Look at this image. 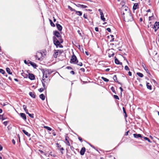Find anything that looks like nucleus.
Here are the masks:
<instances>
[{"label": "nucleus", "instance_id": "obj_1", "mask_svg": "<svg viewBox=\"0 0 159 159\" xmlns=\"http://www.w3.org/2000/svg\"><path fill=\"white\" fill-rule=\"evenodd\" d=\"M52 71L51 70L47 69L44 70L43 72V80H47L46 79L49 77V75L52 73Z\"/></svg>", "mask_w": 159, "mask_h": 159}, {"label": "nucleus", "instance_id": "obj_2", "mask_svg": "<svg viewBox=\"0 0 159 159\" xmlns=\"http://www.w3.org/2000/svg\"><path fill=\"white\" fill-rule=\"evenodd\" d=\"M125 14V13H123L122 14V16L123 17L125 20L129 21H131L133 20L132 16L131 13L129 11L126 13L125 16H124Z\"/></svg>", "mask_w": 159, "mask_h": 159}, {"label": "nucleus", "instance_id": "obj_3", "mask_svg": "<svg viewBox=\"0 0 159 159\" xmlns=\"http://www.w3.org/2000/svg\"><path fill=\"white\" fill-rule=\"evenodd\" d=\"M45 54L43 52H38L36 55L35 56L36 59H37L39 61H41L43 59Z\"/></svg>", "mask_w": 159, "mask_h": 159}, {"label": "nucleus", "instance_id": "obj_4", "mask_svg": "<svg viewBox=\"0 0 159 159\" xmlns=\"http://www.w3.org/2000/svg\"><path fill=\"white\" fill-rule=\"evenodd\" d=\"M54 34L58 38V39L60 40L61 43L63 42V41L61 39V37L60 33L57 31H55L54 32Z\"/></svg>", "mask_w": 159, "mask_h": 159}, {"label": "nucleus", "instance_id": "obj_5", "mask_svg": "<svg viewBox=\"0 0 159 159\" xmlns=\"http://www.w3.org/2000/svg\"><path fill=\"white\" fill-rule=\"evenodd\" d=\"M53 40L54 43L57 47H58L60 45L61 43H62L61 42V41L59 39H57L56 37H53Z\"/></svg>", "mask_w": 159, "mask_h": 159}, {"label": "nucleus", "instance_id": "obj_6", "mask_svg": "<svg viewBox=\"0 0 159 159\" xmlns=\"http://www.w3.org/2000/svg\"><path fill=\"white\" fill-rule=\"evenodd\" d=\"M77 61L76 57L75 55H73L71 58L70 62L71 63L75 64Z\"/></svg>", "mask_w": 159, "mask_h": 159}, {"label": "nucleus", "instance_id": "obj_7", "mask_svg": "<svg viewBox=\"0 0 159 159\" xmlns=\"http://www.w3.org/2000/svg\"><path fill=\"white\" fill-rule=\"evenodd\" d=\"M57 147L58 148V150L61 151L62 154H63V151L64 150V149L63 148L61 147V146L58 143L56 144Z\"/></svg>", "mask_w": 159, "mask_h": 159}, {"label": "nucleus", "instance_id": "obj_8", "mask_svg": "<svg viewBox=\"0 0 159 159\" xmlns=\"http://www.w3.org/2000/svg\"><path fill=\"white\" fill-rule=\"evenodd\" d=\"M60 52V51L59 50H55L54 52V54H53V57L56 58L57 57L58 55V53L59 52Z\"/></svg>", "mask_w": 159, "mask_h": 159}, {"label": "nucleus", "instance_id": "obj_9", "mask_svg": "<svg viewBox=\"0 0 159 159\" xmlns=\"http://www.w3.org/2000/svg\"><path fill=\"white\" fill-rule=\"evenodd\" d=\"M28 61V63L30 64L34 68H36L37 66L35 63L32 62L30 61Z\"/></svg>", "mask_w": 159, "mask_h": 159}, {"label": "nucleus", "instance_id": "obj_10", "mask_svg": "<svg viewBox=\"0 0 159 159\" xmlns=\"http://www.w3.org/2000/svg\"><path fill=\"white\" fill-rule=\"evenodd\" d=\"M139 8V5L138 3H135L134 4L133 7V10H135Z\"/></svg>", "mask_w": 159, "mask_h": 159}, {"label": "nucleus", "instance_id": "obj_11", "mask_svg": "<svg viewBox=\"0 0 159 159\" xmlns=\"http://www.w3.org/2000/svg\"><path fill=\"white\" fill-rule=\"evenodd\" d=\"M56 25L58 30L59 31H61L62 30V27L59 24L57 23L56 24Z\"/></svg>", "mask_w": 159, "mask_h": 159}, {"label": "nucleus", "instance_id": "obj_12", "mask_svg": "<svg viewBox=\"0 0 159 159\" xmlns=\"http://www.w3.org/2000/svg\"><path fill=\"white\" fill-rule=\"evenodd\" d=\"M20 116L24 120H25L26 119V117L25 114L24 113H20Z\"/></svg>", "mask_w": 159, "mask_h": 159}, {"label": "nucleus", "instance_id": "obj_13", "mask_svg": "<svg viewBox=\"0 0 159 159\" xmlns=\"http://www.w3.org/2000/svg\"><path fill=\"white\" fill-rule=\"evenodd\" d=\"M29 78L31 80H33L34 79L35 77L34 75L32 74H29Z\"/></svg>", "mask_w": 159, "mask_h": 159}, {"label": "nucleus", "instance_id": "obj_14", "mask_svg": "<svg viewBox=\"0 0 159 159\" xmlns=\"http://www.w3.org/2000/svg\"><path fill=\"white\" fill-rule=\"evenodd\" d=\"M76 6L79 7H81L83 8H85L87 7V6L83 5H81L80 4H77L76 5Z\"/></svg>", "mask_w": 159, "mask_h": 159}, {"label": "nucleus", "instance_id": "obj_15", "mask_svg": "<svg viewBox=\"0 0 159 159\" xmlns=\"http://www.w3.org/2000/svg\"><path fill=\"white\" fill-rule=\"evenodd\" d=\"M133 136L135 138H142V136L140 134H134Z\"/></svg>", "mask_w": 159, "mask_h": 159}, {"label": "nucleus", "instance_id": "obj_16", "mask_svg": "<svg viewBox=\"0 0 159 159\" xmlns=\"http://www.w3.org/2000/svg\"><path fill=\"white\" fill-rule=\"evenodd\" d=\"M100 15L101 16L100 18L103 21H105V18L104 17V15L103 14V13H101V14H100Z\"/></svg>", "mask_w": 159, "mask_h": 159}, {"label": "nucleus", "instance_id": "obj_17", "mask_svg": "<svg viewBox=\"0 0 159 159\" xmlns=\"http://www.w3.org/2000/svg\"><path fill=\"white\" fill-rule=\"evenodd\" d=\"M85 150V149L84 148H82L80 152V153L81 155H83L84 154Z\"/></svg>", "mask_w": 159, "mask_h": 159}, {"label": "nucleus", "instance_id": "obj_18", "mask_svg": "<svg viewBox=\"0 0 159 159\" xmlns=\"http://www.w3.org/2000/svg\"><path fill=\"white\" fill-rule=\"evenodd\" d=\"M23 132L28 137H30V134L28 133L25 130L23 129L22 130Z\"/></svg>", "mask_w": 159, "mask_h": 159}, {"label": "nucleus", "instance_id": "obj_19", "mask_svg": "<svg viewBox=\"0 0 159 159\" xmlns=\"http://www.w3.org/2000/svg\"><path fill=\"white\" fill-rule=\"evenodd\" d=\"M115 63L117 64H119L120 65H122V63L121 62H120L119 61L117 58H116L115 59Z\"/></svg>", "mask_w": 159, "mask_h": 159}, {"label": "nucleus", "instance_id": "obj_20", "mask_svg": "<svg viewBox=\"0 0 159 159\" xmlns=\"http://www.w3.org/2000/svg\"><path fill=\"white\" fill-rule=\"evenodd\" d=\"M29 95L31 96L32 98H35V95L34 93V92H30L29 93Z\"/></svg>", "mask_w": 159, "mask_h": 159}, {"label": "nucleus", "instance_id": "obj_21", "mask_svg": "<svg viewBox=\"0 0 159 159\" xmlns=\"http://www.w3.org/2000/svg\"><path fill=\"white\" fill-rule=\"evenodd\" d=\"M146 86L148 89L150 90L152 89V86L149 83H147Z\"/></svg>", "mask_w": 159, "mask_h": 159}, {"label": "nucleus", "instance_id": "obj_22", "mask_svg": "<svg viewBox=\"0 0 159 159\" xmlns=\"http://www.w3.org/2000/svg\"><path fill=\"white\" fill-rule=\"evenodd\" d=\"M39 97L43 100H44V99H45V96L43 94H40L39 95Z\"/></svg>", "mask_w": 159, "mask_h": 159}, {"label": "nucleus", "instance_id": "obj_23", "mask_svg": "<svg viewBox=\"0 0 159 159\" xmlns=\"http://www.w3.org/2000/svg\"><path fill=\"white\" fill-rule=\"evenodd\" d=\"M75 12L76 14L79 16H81L82 15V13L80 11H76Z\"/></svg>", "mask_w": 159, "mask_h": 159}, {"label": "nucleus", "instance_id": "obj_24", "mask_svg": "<svg viewBox=\"0 0 159 159\" xmlns=\"http://www.w3.org/2000/svg\"><path fill=\"white\" fill-rule=\"evenodd\" d=\"M151 26H152L151 28H153L154 29L155 32H156L158 29V27H157L153 25H151Z\"/></svg>", "mask_w": 159, "mask_h": 159}, {"label": "nucleus", "instance_id": "obj_25", "mask_svg": "<svg viewBox=\"0 0 159 159\" xmlns=\"http://www.w3.org/2000/svg\"><path fill=\"white\" fill-rule=\"evenodd\" d=\"M75 64H77L78 65L80 66H82L83 65L82 63L81 62H79L78 61H77Z\"/></svg>", "mask_w": 159, "mask_h": 159}, {"label": "nucleus", "instance_id": "obj_26", "mask_svg": "<svg viewBox=\"0 0 159 159\" xmlns=\"http://www.w3.org/2000/svg\"><path fill=\"white\" fill-rule=\"evenodd\" d=\"M6 71L9 74H11L12 72H11V70L9 68H6Z\"/></svg>", "mask_w": 159, "mask_h": 159}, {"label": "nucleus", "instance_id": "obj_27", "mask_svg": "<svg viewBox=\"0 0 159 159\" xmlns=\"http://www.w3.org/2000/svg\"><path fill=\"white\" fill-rule=\"evenodd\" d=\"M142 66L143 67V68H144V70L146 71L147 73H148L149 72V71L146 68L145 65H143Z\"/></svg>", "mask_w": 159, "mask_h": 159}, {"label": "nucleus", "instance_id": "obj_28", "mask_svg": "<svg viewBox=\"0 0 159 159\" xmlns=\"http://www.w3.org/2000/svg\"><path fill=\"white\" fill-rule=\"evenodd\" d=\"M137 75H138L140 77H143V74L139 73V72H137Z\"/></svg>", "mask_w": 159, "mask_h": 159}, {"label": "nucleus", "instance_id": "obj_29", "mask_svg": "<svg viewBox=\"0 0 159 159\" xmlns=\"http://www.w3.org/2000/svg\"><path fill=\"white\" fill-rule=\"evenodd\" d=\"M154 25L157 27H158V28H159V22H156L155 23Z\"/></svg>", "mask_w": 159, "mask_h": 159}, {"label": "nucleus", "instance_id": "obj_30", "mask_svg": "<svg viewBox=\"0 0 159 159\" xmlns=\"http://www.w3.org/2000/svg\"><path fill=\"white\" fill-rule=\"evenodd\" d=\"M102 79L105 82H108L109 81V80L103 77H102Z\"/></svg>", "mask_w": 159, "mask_h": 159}, {"label": "nucleus", "instance_id": "obj_31", "mask_svg": "<svg viewBox=\"0 0 159 159\" xmlns=\"http://www.w3.org/2000/svg\"><path fill=\"white\" fill-rule=\"evenodd\" d=\"M0 72L1 73H2L3 75L6 74L4 70H3V69H0Z\"/></svg>", "mask_w": 159, "mask_h": 159}, {"label": "nucleus", "instance_id": "obj_32", "mask_svg": "<svg viewBox=\"0 0 159 159\" xmlns=\"http://www.w3.org/2000/svg\"><path fill=\"white\" fill-rule=\"evenodd\" d=\"M44 128H45V129H48V130L51 131L52 130V129L49 127L45 126L44 127Z\"/></svg>", "mask_w": 159, "mask_h": 159}, {"label": "nucleus", "instance_id": "obj_33", "mask_svg": "<svg viewBox=\"0 0 159 159\" xmlns=\"http://www.w3.org/2000/svg\"><path fill=\"white\" fill-rule=\"evenodd\" d=\"M123 111L124 113L125 114V117H127V114H126V111L125 110V108L124 107H123Z\"/></svg>", "mask_w": 159, "mask_h": 159}, {"label": "nucleus", "instance_id": "obj_34", "mask_svg": "<svg viewBox=\"0 0 159 159\" xmlns=\"http://www.w3.org/2000/svg\"><path fill=\"white\" fill-rule=\"evenodd\" d=\"M143 138L145 140H147L149 142L151 143V141L148 138L146 137H143Z\"/></svg>", "mask_w": 159, "mask_h": 159}, {"label": "nucleus", "instance_id": "obj_35", "mask_svg": "<svg viewBox=\"0 0 159 159\" xmlns=\"http://www.w3.org/2000/svg\"><path fill=\"white\" fill-rule=\"evenodd\" d=\"M110 36L111 37V39L110 40V42H112L113 41L114 39V36L112 35H110Z\"/></svg>", "mask_w": 159, "mask_h": 159}, {"label": "nucleus", "instance_id": "obj_36", "mask_svg": "<svg viewBox=\"0 0 159 159\" xmlns=\"http://www.w3.org/2000/svg\"><path fill=\"white\" fill-rule=\"evenodd\" d=\"M68 7L70 9V10L72 11L75 12V11H76V10H75V9L72 8L71 7L69 6H68Z\"/></svg>", "mask_w": 159, "mask_h": 159}, {"label": "nucleus", "instance_id": "obj_37", "mask_svg": "<svg viewBox=\"0 0 159 159\" xmlns=\"http://www.w3.org/2000/svg\"><path fill=\"white\" fill-rule=\"evenodd\" d=\"M125 69L126 70H129V68L127 66H125Z\"/></svg>", "mask_w": 159, "mask_h": 159}, {"label": "nucleus", "instance_id": "obj_38", "mask_svg": "<svg viewBox=\"0 0 159 159\" xmlns=\"http://www.w3.org/2000/svg\"><path fill=\"white\" fill-rule=\"evenodd\" d=\"M0 119H2V120H4L5 118L3 117V115H0Z\"/></svg>", "mask_w": 159, "mask_h": 159}, {"label": "nucleus", "instance_id": "obj_39", "mask_svg": "<svg viewBox=\"0 0 159 159\" xmlns=\"http://www.w3.org/2000/svg\"><path fill=\"white\" fill-rule=\"evenodd\" d=\"M42 81V84H43V86L44 88V89H45L47 87L45 86V83L43 82Z\"/></svg>", "mask_w": 159, "mask_h": 159}, {"label": "nucleus", "instance_id": "obj_40", "mask_svg": "<svg viewBox=\"0 0 159 159\" xmlns=\"http://www.w3.org/2000/svg\"><path fill=\"white\" fill-rule=\"evenodd\" d=\"M114 97L116 99H119V98L118 96L116 95H114Z\"/></svg>", "mask_w": 159, "mask_h": 159}, {"label": "nucleus", "instance_id": "obj_41", "mask_svg": "<svg viewBox=\"0 0 159 159\" xmlns=\"http://www.w3.org/2000/svg\"><path fill=\"white\" fill-rule=\"evenodd\" d=\"M28 115L31 118H33L34 117V114H31L29 113L28 114Z\"/></svg>", "mask_w": 159, "mask_h": 159}, {"label": "nucleus", "instance_id": "obj_42", "mask_svg": "<svg viewBox=\"0 0 159 159\" xmlns=\"http://www.w3.org/2000/svg\"><path fill=\"white\" fill-rule=\"evenodd\" d=\"M44 88H40L39 89V92H43L44 90Z\"/></svg>", "mask_w": 159, "mask_h": 159}, {"label": "nucleus", "instance_id": "obj_43", "mask_svg": "<svg viewBox=\"0 0 159 159\" xmlns=\"http://www.w3.org/2000/svg\"><path fill=\"white\" fill-rule=\"evenodd\" d=\"M50 25L51 26L53 27H54L55 26V24L53 23L52 22H51V23H50Z\"/></svg>", "mask_w": 159, "mask_h": 159}, {"label": "nucleus", "instance_id": "obj_44", "mask_svg": "<svg viewBox=\"0 0 159 159\" xmlns=\"http://www.w3.org/2000/svg\"><path fill=\"white\" fill-rule=\"evenodd\" d=\"M114 53H112V54H111V55H110V54H109V55H108V56H109V57H113V56H114Z\"/></svg>", "mask_w": 159, "mask_h": 159}, {"label": "nucleus", "instance_id": "obj_45", "mask_svg": "<svg viewBox=\"0 0 159 159\" xmlns=\"http://www.w3.org/2000/svg\"><path fill=\"white\" fill-rule=\"evenodd\" d=\"M23 108L24 110H26V105H23Z\"/></svg>", "mask_w": 159, "mask_h": 159}, {"label": "nucleus", "instance_id": "obj_46", "mask_svg": "<svg viewBox=\"0 0 159 159\" xmlns=\"http://www.w3.org/2000/svg\"><path fill=\"white\" fill-rule=\"evenodd\" d=\"M7 123L8 122L7 121H5L3 122V124L5 126H6L7 125Z\"/></svg>", "mask_w": 159, "mask_h": 159}, {"label": "nucleus", "instance_id": "obj_47", "mask_svg": "<svg viewBox=\"0 0 159 159\" xmlns=\"http://www.w3.org/2000/svg\"><path fill=\"white\" fill-rule=\"evenodd\" d=\"M66 144L68 146H70V142H69V141H67V142L66 143Z\"/></svg>", "mask_w": 159, "mask_h": 159}, {"label": "nucleus", "instance_id": "obj_48", "mask_svg": "<svg viewBox=\"0 0 159 159\" xmlns=\"http://www.w3.org/2000/svg\"><path fill=\"white\" fill-rule=\"evenodd\" d=\"M107 30L109 32H110L111 31V30L110 28H107Z\"/></svg>", "mask_w": 159, "mask_h": 159}, {"label": "nucleus", "instance_id": "obj_49", "mask_svg": "<svg viewBox=\"0 0 159 159\" xmlns=\"http://www.w3.org/2000/svg\"><path fill=\"white\" fill-rule=\"evenodd\" d=\"M95 30L96 31L98 32V28L96 27L95 28Z\"/></svg>", "mask_w": 159, "mask_h": 159}, {"label": "nucleus", "instance_id": "obj_50", "mask_svg": "<svg viewBox=\"0 0 159 159\" xmlns=\"http://www.w3.org/2000/svg\"><path fill=\"white\" fill-rule=\"evenodd\" d=\"M69 139V137L67 136H66V137H65V140L67 142V141H68V139Z\"/></svg>", "mask_w": 159, "mask_h": 159}, {"label": "nucleus", "instance_id": "obj_51", "mask_svg": "<svg viewBox=\"0 0 159 159\" xmlns=\"http://www.w3.org/2000/svg\"><path fill=\"white\" fill-rule=\"evenodd\" d=\"M80 70L81 71H83V72H84V71H85V69H84V68H81V69H80Z\"/></svg>", "mask_w": 159, "mask_h": 159}, {"label": "nucleus", "instance_id": "obj_52", "mask_svg": "<svg viewBox=\"0 0 159 159\" xmlns=\"http://www.w3.org/2000/svg\"><path fill=\"white\" fill-rule=\"evenodd\" d=\"M129 132V131H128L127 132H126L125 134V135L127 136V135H128Z\"/></svg>", "mask_w": 159, "mask_h": 159}, {"label": "nucleus", "instance_id": "obj_53", "mask_svg": "<svg viewBox=\"0 0 159 159\" xmlns=\"http://www.w3.org/2000/svg\"><path fill=\"white\" fill-rule=\"evenodd\" d=\"M24 63L26 64H29L28 63V61L27 62L26 61V60H25L24 61Z\"/></svg>", "mask_w": 159, "mask_h": 159}, {"label": "nucleus", "instance_id": "obj_54", "mask_svg": "<svg viewBox=\"0 0 159 159\" xmlns=\"http://www.w3.org/2000/svg\"><path fill=\"white\" fill-rule=\"evenodd\" d=\"M25 111L26 113L27 114H29V113L28 112V110L27 109H26L25 110Z\"/></svg>", "mask_w": 159, "mask_h": 159}, {"label": "nucleus", "instance_id": "obj_55", "mask_svg": "<svg viewBox=\"0 0 159 159\" xmlns=\"http://www.w3.org/2000/svg\"><path fill=\"white\" fill-rule=\"evenodd\" d=\"M128 74L129 75V76H131L132 75V73L130 71H129V72H128Z\"/></svg>", "mask_w": 159, "mask_h": 159}, {"label": "nucleus", "instance_id": "obj_56", "mask_svg": "<svg viewBox=\"0 0 159 159\" xmlns=\"http://www.w3.org/2000/svg\"><path fill=\"white\" fill-rule=\"evenodd\" d=\"M98 11H99V12H100V14H101V13H102V10H101V9H99L98 10Z\"/></svg>", "mask_w": 159, "mask_h": 159}, {"label": "nucleus", "instance_id": "obj_57", "mask_svg": "<svg viewBox=\"0 0 159 159\" xmlns=\"http://www.w3.org/2000/svg\"><path fill=\"white\" fill-rule=\"evenodd\" d=\"M12 142L13 144H15V141L13 139L12 140Z\"/></svg>", "mask_w": 159, "mask_h": 159}, {"label": "nucleus", "instance_id": "obj_58", "mask_svg": "<svg viewBox=\"0 0 159 159\" xmlns=\"http://www.w3.org/2000/svg\"><path fill=\"white\" fill-rule=\"evenodd\" d=\"M78 139L81 142H82V139L81 138L79 137Z\"/></svg>", "mask_w": 159, "mask_h": 159}, {"label": "nucleus", "instance_id": "obj_59", "mask_svg": "<svg viewBox=\"0 0 159 159\" xmlns=\"http://www.w3.org/2000/svg\"><path fill=\"white\" fill-rule=\"evenodd\" d=\"M84 17L85 18H87V15H86L85 14H84Z\"/></svg>", "mask_w": 159, "mask_h": 159}, {"label": "nucleus", "instance_id": "obj_60", "mask_svg": "<svg viewBox=\"0 0 159 159\" xmlns=\"http://www.w3.org/2000/svg\"><path fill=\"white\" fill-rule=\"evenodd\" d=\"M116 79V75H115L113 77V79L114 80H115V79Z\"/></svg>", "mask_w": 159, "mask_h": 159}, {"label": "nucleus", "instance_id": "obj_61", "mask_svg": "<svg viewBox=\"0 0 159 159\" xmlns=\"http://www.w3.org/2000/svg\"><path fill=\"white\" fill-rule=\"evenodd\" d=\"M70 72L71 74H75V72L73 71H71Z\"/></svg>", "mask_w": 159, "mask_h": 159}, {"label": "nucleus", "instance_id": "obj_62", "mask_svg": "<svg viewBox=\"0 0 159 159\" xmlns=\"http://www.w3.org/2000/svg\"><path fill=\"white\" fill-rule=\"evenodd\" d=\"M2 149V147L0 145V151H1Z\"/></svg>", "mask_w": 159, "mask_h": 159}, {"label": "nucleus", "instance_id": "obj_63", "mask_svg": "<svg viewBox=\"0 0 159 159\" xmlns=\"http://www.w3.org/2000/svg\"><path fill=\"white\" fill-rule=\"evenodd\" d=\"M39 151L42 153H44V152H43V151L41 150H39Z\"/></svg>", "mask_w": 159, "mask_h": 159}, {"label": "nucleus", "instance_id": "obj_64", "mask_svg": "<svg viewBox=\"0 0 159 159\" xmlns=\"http://www.w3.org/2000/svg\"><path fill=\"white\" fill-rule=\"evenodd\" d=\"M110 70V69L109 68H107V69L106 70V71H109Z\"/></svg>", "mask_w": 159, "mask_h": 159}]
</instances>
